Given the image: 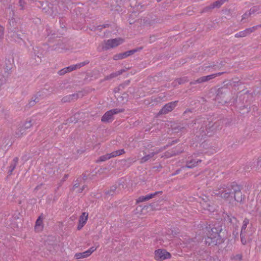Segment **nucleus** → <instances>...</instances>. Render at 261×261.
Listing matches in <instances>:
<instances>
[{
	"instance_id": "obj_1",
	"label": "nucleus",
	"mask_w": 261,
	"mask_h": 261,
	"mask_svg": "<svg viewBox=\"0 0 261 261\" xmlns=\"http://www.w3.org/2000/svg\"><path fill=\"white\" fill-rule=\"evenodd\" d=\"M221 241L220 233L218 232V229L216 228L211 229V231L208 232V236L205 241L206 243L208 245L211 244L217 245Z\"/></svg>"
},
{
	"instance_id": "obj_2",
	"label": "nucleus",
	"mask_w": 261,
	"mask_h": 261,
	"mask_svg": "<svg viewBox=\"0 0 261 261\" xmlns=\"http://www.w3.org/2000/svg\"><path fill=\"white\" fill-rule=\"evenodd\" d=\"M123 42L124 39L121 38L109 39L105 42L102 47L105 49H110L122 44Z\"/></svg>"
},
{
	"instance_id": "obj_3",
	"label": "nucleus",
	"mask_w": 261,
	"mask_h": 261,
	"mask_svg": "<svg viewBox=\"0 0 261 261\" xmlns=\"http://www.w3.org/2000/svg\"><path fill=\"white\" fill-rule=\"evenodd\" d=\"M171 257V254L165 249H157L154 251V259L158 261H163L169 259Z\"/></svg>"
},
{
	"instance_id": "obj_4",
	"label": "nucleus",
	"mask_w": 261,
	"mask_h": 261,
	"mask_svg": "<svg viewBox=\"0 0 261 261\" xmlns=\"http://www.w3.org/2000/svg\"><path fill=\"white\" fill-rule=\"evenodd\" d=\"M123 112V109H114L107 112L101 118L102 122H109L113 119V116L114 114Z\"/></svg>"
},
{
	"instance_id": "obj_5",
	"label": "nucleus",
	"mask_w": 261,
	"mask_h": 261,
	"mask_svg": "<svg viewBox=\"0 0 261 261\" xmlns=\"http://www.w3.org/2000/svg\"><path fill=\"white\" fill-rule=\"evenodd\" d=\"M88 62H83L80 63L76 64L75 65H72L70 66L64 68L60 71H59L58 73L59 75H63L67 72L72 71L76 69L80 68L81 67L84 66L85 65L88 64Z\"/></svg>"
},
{
	"instance_id": "obj_6",
	"label": "nucleus",
	"mask_w": 261,
	"mask_h": 261,
	"mask_svg": "<svg viewBox=\"0 0 261 261\" xmlns=\"http://www.w3.org/2000/svg\"><path fill=\"white\" fill-rule=\"evenodd\" d=\"M96 247L92 246L84 252L76 253L74 254V257L76 259L87 258L90 256L96 250Z\"/></svg>"
},
{
	"instance_id": "obj_7",
	"label": "nucleus",
	"mask_w": 261,
	"mask_h": 261,
	"mask_svg": "<svg viewBox=\"0 0 261 261\" xmlns=\"http://www.w3.org/2000/svg\"><path fill=\"white\" fill-rule=\"evenodd\" d=\"M199 203L204 210L210 212L214 211L213 206L210 204V201L206 196L203 198H199Z\"/></svg>"
},
{
	"instance_id": "obj_8",
	"label": "nucleus",
	"mask_w": 261,
	"mask_h": 261,
	"mask_svg": "<svg viewBox=\"0 0 261 261\" xmlns=\"http://www.w3.org/2000/svg\"><path fill=\"white\" fill-rule=\"evenodd\" d=\"M123 153H124V151L123 149L113 151L111 153H108L106 155L101 156L99 158V161H101V162L105 161L108 159H111V158L123 154Z\"/></svg>"
},
{
	"instance_id": "obj_9",
	"label": "nucleus",
	"mask_w": 261,
	"mask_h": 261,
	"mask_svg": "<svg viewBox=\"0 0 261 261\" xmlns=\"http://www.w3.org/2000/svg\"><path fill=\"white\" fill-rule=\"evenodd\" d=\"M177 102L173 101L166 104L160 111V114H166L171 111L176 106Z\"/></svg>"
},
{
	"instance_id": "obj_10",
	"label": "nucleus",
	"mask_w": 261,
	"mask_h": 261,
	"mask_svg": "<svg viewBox=\"0 0 261 261\" xmlns=\"http://www.w3.org/2000/svg\"><path fill=\"white\" fill-rule=\"evenodd\" d=\"M88 214L86 212H84L82 213V215L80 216L79 220V224L77 226V229L80 230L82 228V227L85 225L86 223L87 219H88Z\"/></svg>"
},
{
	"instance_id": "obj_11",
	"label": "nucleus",
	"mask_w": 261,
	"mask_h": 261,
	"mask_svg": "<svg viewBox=\"0 0 261 261\" xmlns=\"http://www.w3.org/2000/svg\"><path fill=\"white\" fill-rule=\"evenodd\" d=\"M137 50L136 49H133V50L127 51L123 53L119 54L118 55H115L114 57V59L117 60L124 59V58L127 57L129 56L130 55L133 54Z\"/></svg>"
},
{
	"instance_id": "obj_12",
	"label": "nucleus",
	"mask_w": 261,
	"mask_h": 261,
	"mask_svg": "<svg viewBox=\"0 0 261 261\" xmlns=\"http://www.w3.org/2000/svg\"><path fill=\"white\" fill-rule=\"evenodd\" d=\"M256 27L246 29V30L241 31L235 35L236 37H244L252 32L255 30Z\"/></svg>"
},
{
	"instance_id": "obj_13",
	"label": "nucleus",
	"mask_w": 261,
	"mask_h": 261,
	"mask_svg": "<svg viewBox=\"0 0 261 261\" xmlns=\"http://www.w3.org/2000/svg\"><path fill=\"white\" fill-rule=\"evenodd\" d=\"M231 194L229 190H225L224 188L220 189V191L216 193V195H219L226 200H228Z\"/></svg>"
},
{
	"instance_id": "obj_14",
	"label": "nucleus",
	"mask_w": 261,
	"mask_h": 261,
	"mask_svg": "<svg viewBox=\"0 0 261 261\" xmlns=\"http://www.w3.org/2000/svg\"><path fill=\"white\" fill-rule=\"evenodd\" d=\"M260 12H261V10H259L258 9V7L254 6V7L251 8L250 9V10L248 11V12H246L243 14V15L242 16V19L247 18L250 15H251V14H254L255 13H259Z\"/></svg>"
},
{
	"instance_id": "obj_15",
	"label": "nucleus",
	"mask_w": 261,
	"mask_h": 261,
	"mask_svg": "<svg viewBox=\"0 0 261 261\" xmlns=\"http://www.w3.org/2000/svg\"><path fill=\"white\" fill-rule=\"evenodd\" d=\"M162 192H156L153 193L148 194L145 196H141L139 197V198L137 200V202H141L144 201L148 200L152 198H153L154 196L157 195L158 193H161Z\"/></svg>"
},
{
	"instance_id": "obj_16",
	"label": "nucleus",
	"mask_w": 261,
	"mask_h": 261,
	"mask_svg": "<svg viewBox=\"0 0 261 261\" xmlns=\"http://www.w3.org/2000/svg\"><path fill=\"white\" fill-rule=\"evenodd\" d=\"M35 229L37 231H40L43 229L42 220L41 219L40 217H39L36 222Z\"/></svg>"
},
{
	"instance_id": "obj_17",
	"label": "nucleus",
	"mask_w": 261,
	"mask_h": 261,
	"mask_svg": "<svg viewBox=\"0 0 261 261\" xmlns=\"http://www.w3.org/2000/svg\"><path fill=\"white\" fill-rule=\"evenodd\" d=\"M201 161L200 160H191V161L187 162L186 167H187L188 168H192L195 167L196 166H197L198 163H200Z\"/></svg>"
},
{
	"instance_id": "obj_18",
	"label": "nucleus",
	"mask_w": 261,
	"mask_h": 261,
	"mask_svg": "<svg viewBox=\"0 0 261 261\" xmlns=\"http://www.w3.org/2000/svg\"><path fill=\"white\" fill-rule=\"evenodd\" d=\"M215 77L214 74H211L205 76L201 77L197 80V82L200 83L209 81Z\"/></svg>"
},
{
	"instance_id": "obj_19",
	"label": "nucleus",
	"mask_w": 261,
	"mask_h": 261,
	"mask_svg": "<svg viewBox=\"0 0 261 261\" xmlns=\"http://www.w3.org/2000/svg\"><path fill=\"white\" fill-rule=\"evenodd\" d=\"M224 0H218L214 2L211 6V8H214L220 7L222 4L225 3Z\"/></svg>"
},
{
	"instance_id": "obj_20",
	"label": "nucleus",
	"mask_w": 261,
	"mask_h": 261,
	"mask_svg": "<svg viewBox=\"0 0 261 261\" xmlns=\"http://www.w3.org/2000/svg\"><path fill=\"white\" fill-rule=\"evenodd\" d=\"M249 221L248 219H245L241 228V233H245V230L247 225L249 224Z\"/></svg>"
},
{
	"instance_id": "obj_21",
	"label": "nucleus",
	"mask_w": 261,
	"mask_h": 261,
	"mask_svg": "<svg viewBox=\"0 0 261 261\" xmlns=\"http://www.w3.org/2000/svg\"><path fill=\"white\" fill-rule=\"evenodd\" d=\"M33 124V123H32V120H27L25 122H24V123L23 124V128L24 129H28V128H29L31 127V126Z\"/></svg>"
},
{
	"instance_id": "obj_22",
	"label": "nucleus",
	"mask_w": 261,
	"mask_h": 261,
	"mask_svg": "<svg viewBox=\"0 0 261 261\" xmlns=\"http://www.w3.org/2000/svg\"><path fill=\"white\" fill-rule=\"evenodd\" d=\"M154 155V153H151V154H148L147 155H146L144 157H143L142 158V162H145L147 160H148L149 159H150L151 158H152L153 156Z\"/></svg>"
},
{
	"instance_id": "obj_23",
	"label": "nucleus",
	"mask_w": 261,
	"mask_h": 261,
	"mask_svg": "<svg viewBox=\"0 0 261 261\" xmlns=\"http://www.w3.org/2000/svg\"><path fill=\"white\" fill-rule=\"evenodd\" d=\"M7 36H8V38L11 37L12 38L11 40H16L15 35V33H13L12 32H9L8 35H7Z\"/></svg>"
},
{
	"instance_id": "obj_24",
	"label": "nucleus",
	"mask_w": 261,
	"mask_h": 261,
	"mask_svg": "<svg viewBox=\"0 0 261 261\" xmlns=\"http://www.w3.org/2000/svg\"><path fill=\"white\" fill-rule=\"evenodd\" d=\"M13 162H14V164L13 165H11V167H12L11 172H12V171L15 168L16 164L18 162V158H15L13 160Z\"/></svg>"
},
{
	"instance_id": "obj_25",
	"label": "nucleus",
	"mask_w": 261,
	"mask_h": 261,
	"mask_svg": "<svg viewBox=\"0 0 261 261\" xmlns=\"http://www.w3.org/2000/svg\"><path fill=\"white\" fill-rule=\"evenodd\" d=\"M75 97L74 94L70 95L68 97H65L63 99L64 101H70V100L73 99V98Z\"/></svg>"
},
{
	"instance_id": "obj_26",
	"label": "nucleus",
	"mask_w": 261,
	"mask_h": 261,
	"mask_svg": "<svg viewBox=\"0 0 261 261\" xmlns=\"http://www.w3.org/2000/svg\"><path fill=\"white\" fill-rule=\"evenodd\" d=\"M241 236V242L243 244H245L246 243V240L245 238V233H241L240 234Z\"/></svg>"
},
{
	"instance_id": "obj_27",
	"label": "nucleus",
	"mask_w": 261,
	"mask_h": 261,
	"mask_svg": "<svg viewBox=\"0 0 261 261\" xmlns=\"http://www.w3.org/2000/svg\"><path fill=\"white\" fill-rule=\"evenodd\" d=\"M19 6L20 7L21 9H23L24 8L25 3L23 0H19Z\"/></svg>"
},
{
	"instance_id": "obj_28",
	"label": "nucleus",
	"mask_w": 261,
	"mask_h": 261,
	"mask_svg": "<svg viewBox=\"0 0 261 261\" xmlns=\"http://www.w3.org/2000/svg\"><path fill=\"white\" fill-rule=\"evenodd\" d=\"M176 154V152H175V151H172L171 153H169V152H168L167 154H166L165 155H166V156L167 158H169V157L171 156H172L173 155H175Z\"/></svg>"
},
{
	"instance_id": "obj_29",
	"label": "nucleus",
	"mask_w": 261,
	"mask_h": 261,
	"mask_svg": "<svg viewBox=\"0 0 261 261\" xmlns=\"http://www.w3.org/2000/svg\"><path fill=\"white\" fill-rule=\"evenodd\" d=\"M121 73V72H118V73H112L110 75V78H112V77H115L116 76H117L118 75H119Z\"/></svg>"
},
{
	"instance_id": "obj_30",
	"label": "nucleus",
	"mask_w": 261,
	"mask_h": 261,
	"mask_svg": "<svg viewBox=\"0 0 261 261\" xmlns=\"http://www.w3.org/2000/svg\"><path fill=\"white\" fill-rule=\"evenodd\" d=\"M79 187V185L77 184H75L74 186H73V188L74 189H75L76 188H77Z\"/></svg>"
},
{
	"instance_id": "obj_31",
	"label": "nucleus",
	"mask_w": 261,
	"mask_h": 261,
	"mask_svg": "<svg viewBox=\"0 0 261 261\" xmlns=\"http://www.w3.org/2000/svg\"><path fill=\"white\" fill-rule=\"evenodd\" d=\"M162 0H157L158 2H160Z\"/></svg>"
}]
</instances>
